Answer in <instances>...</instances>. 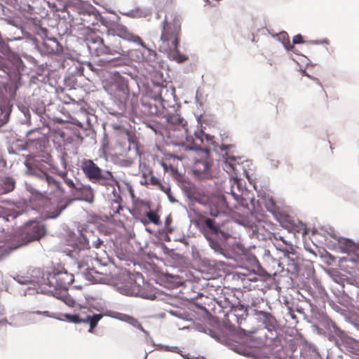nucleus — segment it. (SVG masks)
<instances>
[{
  "label": "nucleus",
  "instance_id": "obj_12",
  "mask_svg": "<svg viewBox=\"0 0 359 359\" xmlns=\"http://www.w3.org/2000/svg\"><path fill=\"white\" fill-rule=\"evenodd\" d=\"M321 230L324 233H327L337 241V244L342 253H346L347 256L342 259L347 262L359 264V255L357 252L359 250V241L355 242L349 238L339 236L335 233L334 229L332 226H323Z\"/></svg>",
  "mask_w": 359,
  "mask_h": 359
},
{
  "label": "nucleus",
  "instance_id": "obj_42",
  "mask_svg": "<svg viewBox=\"0 0 359 359\" xmlns=\"http://www.w3.org/2000/svg\"><path fill=\"white\" fill-rule=\"evenodd\" d=\"M224 169L229 174V179L230 178V175H235V174H237V169L235 163H230L227 161V159H225L224 161Z\"/></svg>",
  "mask_w": 359,
  "mask_h": 359
},
{
  "label": "nucleus",
  "instance_id": "obj_54",
  "mask_svg": "<svg viewBox=\"0 0 359 359\" xmlns=\"http://www.w3.org/2000/svg\"><path fill=\"white\" fill-rule=\"evenodd\" d=\"M81 130L84 137H90L91 138H93L95 135V130L92 128V126L84 127Z\"/></svg>",
  "mask_w": 359,
  "mask_h": 359
},
{
  "label": "nucleus",
  "instance_id": "obj_4",
  "mask_svg": "<svg viewBox=\"0 0 359 359\" xmlns=\"http://www.w3.org/2000/svg\"><path fill=\"white\" fill-rule=\"evenodd\" d=\"M320 318L322 327L316 325L313 326L318 334L325 336L352 359H359V341L348 336L327 315L322 314Z\"/></svg>",
  "mask_w": 359,
  "mask_h": 359
},
{
  "label": "nucleus",
  "instance_id": "obj_28",
  "mask_svg": "<svg viewBox=\"0 0 359 359\" xmlns=\"http://www.w3.org/2000/svg\"><path fill=\"white\" fill-rule=\"evenodd\" d=\"M17 107L24 116V118H20V122L22 124H27L28 126H30L32 124V121L31 113L29 107L25 102H19L17 104Z\"/></svg>",
  "mask_w": 359,
  "mask_h": 359
},
{
  "label": "nucleus",
  "instance_id": "obj_47",
  "mask_svg": "<svg viewBox=\"0 0 359 359\" xmlns=\"http://www.w3.org/2000/svg\"><path fill=\"white\" fill-rule=\"evenodd\" d=\"M195 199L196 200L193 201L194 202H196L198 204L210 208V194L208 195L206 197H201L199 192L197 196L195 198Z\"/></svg>",
  "mask_w": 359,
  "mask_h": 359
},
{
  "label": "nucleus",
  "instance_id": "obj_46",
  "mask_svg": "<svg viewBox=\"0 0 359 359\" xmlns=\"http://www.w3.org/2000/svg\"><path fill=\"white\" fill-rule=\"evenodd\" d=\"M222 157L224 158V161L225 159H227V161L229 162L235 163L236 165H240L241 163H243V161L239 162V160H241L242 158L241 156H234V155L230 154L228 152L224 153Z\"/></svg>",
  "mask_w": 359,
  "mask_h": 359
},
{
  "label": "nucleus",
  "instance_id": "obj_32",
  "mask_svg": "<svg viewBox=\"0 0 359 359\" xmlns=\"http://www.w3.org/2000/svg\"><path fill=\"white\" fill-rule=\"evenodd\" d=\"M33 43L35 45V48L41 53H53L55 50L53 47H50L46 42L43 41L41 44L39 40L34 37L32 39Z\"/></svg>",
  "mask_w": 359,
  "mask_h": 359
},
{
  "label": "nucleus",
  "instance_id": "obj_44",
  "mask_svg": "<svg viewBox=\"0 0 359 359\" xmlns=\"http://www.w3.org/2000/svg\"><path fill=\"white\" fill-rule=\"evenodd\" d=\"M72 135L73 138L75 139L76 147H79L83 144L84 135H83L82 131L77 129L73 130Z\"/></svg>",
  "mask_w": 359,
  "mask_h": 359
},
{
  "label": "nucleus",
  "instance_id": "obj_1",
  "mask_svg": "<svg viewBox=\"0 0 359 359\" xmlns=\"http://www.w3.org/2000/svg\"><path fill=\"white\" fill-rule=\"evenodd\" d=\"M25 173L35 177L46 182L48 187L47 190L40 191L32 184H26V190L31 208L33 210L46 212V218L54 219L57 218L74 201H84L92 204L95 201V191L90 184L81 183L77 178L76 182L67 177L66 172L62 174L65 184L70 189L72 197L65 196V190L60 181L48 172L50 165L46 162L34 160L25 162Z\"/></svg>",
  "mask_w": 359,
  "mask_h": 359
},
{
  "label": "nucleus",
  "instance_id": "obj_3",
  "mask_svg": "<svg viewBox=\"0 0 359 359\" xmlns=\"http://www.w3.org/2000/svg\"><path fill=\"white\" fill-rule=\"evenodd\" d=\"M194 224L198 227L201 233L208 242L209 247L215 253L222 255L227 259H235V256L243 252L242 244L236 241H229L231 234L217 228L213 219H206L205 224L200 225L197 220Z\"/></svg>",
  "mask_w": 359,
  "mask_h": 359
},
{
  "label": "nucleus",
  "instance_id": "obj_14",
  "mask_svg": "<svg viewBox=\"0 0 359 359\" xmlns=\"http://www.w3.org/2000/svg\"><path fill=\"white\" fill-rule=\"evenodd\" d=\"M79 168L86 177L92 182L99 179L102 172V168L92 159L83 158L80 161Z\"/></svg>",
  "mask_w": 359,
  "mask_h": 359
},
{
  "label": "nucleus",
  "instance_id": "obj_62",
  "mask_svg": "<svg viewBox=\"0 0 359 359\" xmlns=\"http://www.w3.org/2000/svg\"><path fill=\"white\" fill-rule=\"evenodd\" d=\"M337 299V301H338V303L340 304V305H343V306H346L348 304V302H349V297L348 295H342L341 297H335Z\"/></svg>",
  "mask_w": 359,
  "mask_h": 359
},
{
  "label": "nucleus",
  "instance_id": "obj_2",
  "mask_svg": "<svg viewBox=\"0 0 359 359\" xmlns=\"http://www.w3.org/2000/svg\"><path fill=\"white\" fill-rule=\"evenodd\" d=\"M0 70L8 76V79L3 83L2 88L9 95L7 97L0 92V97L9 102L12 109L17 92L23 84L22 75L25 69L24 61L18 53L13 51L8 43L0 38Z\"/></svg>",
  "mask_w": 359,
  "mask_h": 359
},
{
  "label": "nucleus",
  "instance_id": "obj_16",
  "mask_svg": "<svg viewBox=\"0 0 359 359\" xmlns=\"http://www.w3.org/2000/svg\"><path fill=\"white\" fill-rule=\"evenodd\" d=\"M251 316L255 317V319L264 325L266 330L274 331V327L278 322L276 318L269 311L258 310L257 309H251Z\"/></svg>",
  "mask_w": 359,
  "mask_h": 359
},
{
  "label": "nucleus",
  "instance_id": "obj_37",
  "mask_svg": "<svg viewBox=\"0 0 359 359\" xmlns=\"http://www.w3.org/2000/svg\"><path fill=\"white\" fill-rule=\"evenodd\" d=\"M58 316H62L64 318V321H67L68 323L79 324V313H59Z\"/></svg>",
  "mask_w": 359,
  "mask_h": 359
},
{
  "label": "nucleus",
  "instance_id": "obj_40",
  "mask_svg": "<svg viewBox=\"0 0 359 359\" xmlns=\"http://www.w3.org/2000/svg\"><path fill=\"white\" fill-rule=\"evenodd\" d=\"M283 254L285 257L289 255H296L297 254V247L290 242L284 245Z\"/></svg>",
  "mask_w": 359,
  "mask_h": 359
},
{
  "label": "nucleus",
  "instance_id": "obj_50",
  "mask_svg": "<svg viewBox=\"0 0 359 359\" xmlns=\"http://www.w3.org/2000/svg\"><path fill=\"white\" fill-rule=\"evenodd\" d=\"M62 302L68 306L73 308L76 305V300L68 293L62 295Z\"/></svg>",
  "mask_w": 359,
  "mask_h": 359
},
{
  "label": "nucleus",
  "instance_id": "obj_22",
  "mask_svg": "<svg viewBox=\"0 0 359 359\" xmlns=\"http://www.w3.org/2000/svg\"><path fill=\"white\" fill-rule=\"evenodd\" d=\"M11 112V104L0 97V128L8 123Z\"/></svg>",
  "mask_w": 359,
  "mask_h": 359
},
{
  "label": "nucleus",
  "instance_id": "obj_23",
  "mask_svg": "<svg viewBox=\"0 0 359 359\" xmlns=\"http://www.w3.org/2000/svg\"><path fill=\"white\" fill-rule=\"evenodd\" d=\"M15 186V180L12 176H0V195L13 191Z\"/></svg>",
  "mask_w": 359,
  "mask_h": 359
},
{
  "label": "nucleus",
  "instance_id": "obj_13",
  "mask_svg": "<svg viewBox=\"0 0 359 359\" xmlns=\"http://www.w3.org/2000/svg\"><path fill=\"white\" fill-rule=\"evenodd\" d=\"M65 243L67 246L72 248L70 252H74L76 255H79L81 251L90 249L88 238L80 230L78 231V234L74 231L69 230L65 239Z\"/></svg>",
  "mask_w": 359,
  "mask_h": 359
},
{
  "label": "nucleus",
  "instance_id": "obj_26",
  "mask_svg": "<svg viewBox=\"0 0 359 359\" xmlns=\"http://www.w3.org/2000/svg\"><path fill=\"white\" fill-rule=\"evenodd\" d=\"M119 320L126 322L129 325H132L133 327L137 328L139 330L142 332L146 336H148L149 334V332L144 329V327L142 326L139 320L132 316L128 314H123L121 315V318H119Z\"/></svg>",
  "mask_w": 359,
  "mask_h": 359
},
{
  "label": "nucleus",
  "instance_id": "obj_38",
  "mask_svg": "<svg viewBox=\"0 0 359 359\" xmlns=\"http://www.w3.org/2000/svg\"><path fill=\"white\" fill-rule=\"evenodd\" d=\"M93 272H95V273H100L99 271L95 270L93 268H90L88 266L84 270L83 274L87 280L92 283H97V279L93 274Z\"/></svg>",
  "mask_w": 359,
  "mask_h": 359
},
{
  "label": "nucleus",
  "instance_id": "obj_10",
  "mask_svg": "<svg viewBox=\"0 0 359 359\" xmlns=\"http://www.w3.org/2000/svg\"><path fill=\"white\" fill-rule=\"evenodd\" d=\"M86 29H88V33L86 36V41L88 43H91L93 44H97L96 48L97 55L105 56L104 58L113 57L114 53L116 52V48L114 47V44H115V41L118 43L120 40V39L113 34V32H115L116 29L111 28L109 32H111V34L106 32V39H104L96 34V30L95 29L91 28L89 26H88Z\"/></svg>",
  "mask_w": 359,
  "mask_h": 359
},
{
  "label": "nucleus",
  "instance_id": "obj_36",
  "mask_svg": "<svg viewBox=\"0 0 359 359\" xmlns=\"http://www.w3.org/2000/svg\"><path fill=\"white\" fill-rule=\"evenodd\" d=\"M154 236L156 238H158L163 243L170 242L172 240L169 234V231H168L165 229H158L156 232H155Z\"/></svg>",
  "mask_w": 359,
  "mask_h": 359
},
{
  "label": "nucleus",
  "instance_id": "obj_27",
  "mask_svg": "<svg viewBox=\"0 0 359 359\" xmlns=\"http://www.w3.org/2000/svg\"><path fill=\"white\" fill-rule=\"evenodd\" d=\"M194 135L195 138L200 140L201 143L206 142L214 146L215 147H216L215 144V137L210 134L205 133L202 126L199 131H194Z\"/></svg>",
  "mask_w": 359,
  "mask_h": 359
},
{
  "label": "nucleus",
  "instance_id": "obj_58",
  "mask_svg": "<svg viewBox=\"0 0 359 359\" xmlns=\"http://www.w3.org/2000/svg\"><path fill=\"white\" fill-rule=\"evenodd\" d=\"M158 346L162 347L163 351H170V352H173V353L181 352V350L177 346H170L168 345H164V344H159Z\"/></svg>",
  "mask_w": 359,
  "mask_h": 359
},
{
  "label": "nucleus",
  "instance_id": "obj_55",
  "mask_svg": "<svg viewBox=\"0 0 359 359\" xmlns=\"http://www.w3.org/2000/svg\"><path fill=\"white\" fill-rule=\"evenodd\" d=\"M115 176L114 175L113 172L109 170H102L100 173V176L99 177V179H105V180H112L114 179Z\"/></svg>",
  "mask_w": 359,
  "mask_h": 359
},
{
  "label": "nucleus",
  "instance_id": "obj_8",
  "mask_svg": "<svg viewBox=\"0 0 359 359\" xmlns=\"http://www.w3.org/2000/svg\"><path fill=\"white\" fill-rule=\"evenodd\" d=\"M103 88L113 100L116 111L109 112L111 115L123 114L127 111L130 89L127 78L118 75L102 83Z\"/></svg>",
  "mask_w": 359,
  "mask_h": 359
},
{
  "label": "nucleus",
  "instance_id": "obj_39",
  "mask_svg": "<svg viewBox=\"0 0 359 359\" xmlns=\"http://www.w3.org/2000/svg\"><path fill=\"white\" fill-rule=\"evenodd\" d=\"M13 278L18 284L22 285H27V284H30V283H39V280H32L28 276H20V275L13 276Z\"/></svg>",
  "mask_w": 359,
  "mask_h": 359
},
{
  "label": "nucleus",
  "instance_id": "obj_49",
  "mask_svg": "<svg viewBox=\"0 0 359 359\" xmlns=\"http://www.w3.org/2000/svg\"><path fill=\"white\" fill-rule=\"evenodd\" d=\"M61 273H65L67 276H70L69 280L67 282V284L69 285H72L73 283V282L74 281V275L72 273H69L68 271L65 269L62 271H58V270L53 271L51 276H52L53 278H55L56 276H57L58 275H60Z\"/></svg>",
  "mask_w": 359,
  "mask_h": 359
},
{
  "label": "nucleus",
  "instance_id": "obj_35",
  "mask_svg": "<svg viewBox=\"0 0 359 359\" xmlns=\"http://www.w3.org/2000/svg\"><path fill=\"white\" fill-rule=\"evenodd\" d=\"M142 48H143L142 51L144 56V61L152 62L156 60L157 53L155 50L148 47L145 43L144 47Z\"/></svg>",
  "mask_w": 359,
  "mask_h": 359
},
{
  "label": "nucleus",
  "instance_id": "obj_9",
  "mask_svg": "<svg viewBox=\"0 0 359 359\" xmlns=\"http://www.w3.org/2000/svg\"><path fill=\"white\" fill-rule=\"evenodd\" d=\"M46 225L37 220H29L24 226L22 233L16 238L15 246L0 243V260L8 256L15 249L22 247L29 243L39 240L46 234Z\"/></svg>",
  "mask_w": 359,
  "mask_h": 359
},
{
  "label": "nucleus",
  "instance_id": "obj_15",
  "mask_svg": "<svg viewBox=\"0 0 359 359\" xmlns=\"http://www.w3.org/2000/svg\"><path fill=\"white\" fill-rule=\"evenodd\" d=\"M210 215L212 217H217L219 210L226 208L228 205L226 198L220 189L210 194Z\"/></svg>",
  "mask_w": 359,
  "mask_h": 359
},
{
  "label": "nucleus",
  "instance_id": "obj_20",
  "mask_svg": "<svg viewBox=\"0 0 359 359\" xmlns=\"http://www.w3.org/2000/svg\"><path fill=\"white\" fill-rule=\"evenodd\" d=\"M233 180V175H230V178L229 180V187H226L225 185L223 186L221 189H219L222 193L231 194L233 198L237 202V203L243 208L247 207L248 203L245 201V198L241 194H238L234 191L233 184L232 183Z\"/></svg>",
  "mask_w": 359,
  "mask_h": 359
},
{
  "label": "nucleus",
  "instance_id": "obj_41",
  "mask_svg": "<svg viewBox=\"0 0 359 359\" xmlns=\"http://www.w3.org/2000/svg\"><path fill=\"white\" fill-rule=\"evenodd\" d=\"M145 215L149 219V222L155 225H161L162 224L160 217L157 213L154 212H146Z\"/></svg>",
  "mask_w": 359,
  "mask_h": 359
},
{
  "label": "nucleus",
  "instance_id": "obj_57",
  "mask_svg": "<svg viewBox=\"0 0 359 359\" xmlns=\"http://www.w3.org/2000/svg\"><path fill=\"white\" fill-rule=\"evenodd\" d=\"M191 257L195 261H202L201 253L194 245L191 246Z\"/></svg>",
  "mask_w": 359,
  "mask_h": 359
},
{
  "label": "nucleus",
  "instance_id": "obj_43",
  "mask_svg": "<svg viewBox=\"0 0 359 359\" xmlns=\"http://www.w3.org/2000/svg\"><path fill=\"white\" fill-rule=\"evenodd\" d=\"M269 334H265L266 339H269L273 344H275L279 336L278 323L276 322V326L274 327V331L271 330H267Z\"/></svg>",
  "mask_w": 359,
  "mask_h": 359
},
{
  "label": "nucleus",
  "instance_id": "obj_21",
  "mask_svg": "<svg viewBox=\"0 0 359 359\" xmlns=\"http://www.w3.org/2000/svg\"><path fill=\"white\" fill-rule=\"evenodd\" d=\"M180 186L183 194L189 201H193L194 200H196L195 198L200 192V190L194 183L187 180L180 182Z\"/></svg>",
  "mask_w": 359,
  "mask_h": 359
},
{
  "label": "nucleus",
  "instance_id": "obj_5",
  "mask_svg": "<svg viewBox=\"0 0 359 359\" xmlns=\"http://www.w3.org/2000/svg\"><path fill=\"white\" fill-rule=\"evenodd\" d=\"M193 328L209 335L217 342L226 346L234 353L252 359H261L266 354L256 347L252 341H239L217 331L203 323H194Z\"/></svg>",
  "mask_w": 359,
  "mask_h": 359
},
{
  "label": "nucleus",
  "instance_id": "obj_25",
  "mask_svg": "<svg viewBox=\"0 0 359 359\" xmlns=\"http://www.w3.org/2000/svg\"><path fill=\"white\" fill-rule=\"evenodd\" d=\"M251 309L252 308H250L248 304H241L240 302H238L236 305H235L233 309V316L238 320V317L243 318L244 316H251Z\"/></svg>",
  "mask_w": 359,
  "mask_h": 359
},
{
  "label": "nucleus",
  "instance_id": "obj_56",
  "mask_svg": "<svg viewBox=\"0 0 359 359\" xmlns=\"http://www.w3.org/2000/svg\"><path fill=\"white\" fill-rule=\"evenodd\" d=\"M123 313H118L116 311H111V310H106L102 316H108V317H111V318L119 320V318H121V315H123Z\"/></svg>",
  "mask_w": 359,
  "mask_h": 359
},
{
  "label": "nucleus",
  "instance_id": "obj_33",
  "mask_svg": "<svg viewBox=\"0 0 359 359\" xmlns=\"http://www.w3.org/2000/svg\"><path fill=\"white\" fill-rule=\"evenodd\" d=\"M196 121L198 124H201V126H202V123H204L206 126H215L217 121L215 118V117L209 115H203L200 114L196 117Z\"/></svg>",
  "mask_w": 359,
  "mask_h": 359
},
{
  "label": "nucleus",
  "instance_id": "obj_64",
  "mask_svg": "<svg viewBox=\"0 0 359 359\" xmlns=\"http://www.w3.org/2000/svg\"><path fill=\"white\" fill-rule=\"evenodd\" d=\"M32 276L34 277V278H36L37 279L39 278H42V279H44V274H43V272L41 271L40 269H34L32 271Z\"/></svg>",
  "mask_w": 359,
  "mask_h": 359
},
{
  "label": "nucleus",
  "instance_id": "obj_59",
  "mask_svg": "<svg viewBox=\"0 0 359 359\" xmlns=\"http://www.w3.org/2000/svg\"><path fill=\"white\" fill-rule=\"evenodd\" d=\"M173 241L175 242H180L186 247H188L189 245V241L188 240V238L184 234L182 236L174 238Z\"/></svg>",
  "mask_w": 359,
  "mask_h": 359
},
{
  "label": "nucleus",
  "instance_id": "obj_63",
  "mask_svg": "<svg viewBox=\"0 0 359 359\" xmlns=\"http://www.w3.org/2000/svg\"><path fill=\"white\" fill-rule=\"evenodd\" d=\"M330 308L339 313H342L344 311V309L341 307V306L339 305L338 301L334 302V304H331L330 306Z\"/></svg>",
  "mask_w": 359,
  "mask_h": 359
},
{
  "label": "nucleus",
  "instance_id": "obj_17",
  "mask_svg": "<svg viewBox=\"0 0 359 359\" xmlns=\"http://www.w3.org/2000/svg\"><path fill=\"white\" fill-rule=\"evenodd\" d=\"M157 288L153 285H147L142 286L140 284L135 283L133 292L135 296L140 297L145 299L154 300L156 299V293L155 290Z\"/></svg>",
  "mask_w": 359,
  "mask_h": 359
},
{
  "label": "nucleus",
  "instance_id": "obj_18",
  "mask_svg": "<svg viewBox=\"0 0 359 359\" xmlns=\"http://www.w3.org/2000/svg\"><path fill=\"white\" fill-rule=\"evenodd\" d=\"M97 21H99L101 23V25H102L103 26H104L106 27L105 33L109 32V33L111 34V32H109V29L111 28L116 29V32H113V34L115 36L118 37V39L121 38V36H123L124 34V32L122 30V27L125 28L126 29H128V27L126 26H125L124 25L111 22V20H109L102 15H101V18H100L97 20Z\"/></svg>",
  "mask_w": 359,
  "mask_h": 359
},
{
  "label": "nucleus",
  "instance_id": "obj_45",
  "mask_svg": "<svg viewBox=\"0 0 359 359\" xmlns=\"http://www.w3.org/2000/svg\"><path fill=\"white\" fill-rule=\"evenodd\" d=\"M314 293L316 294V297L320 298L321 301H323V299L325 298L327 299L328 293L327 292L325 287L320 284H318L316 285Z\"/></svg>",
  "mask_w": 359,
  "mask_h": 359
},
{
  "label": "nucleus",
  "instance_id": "obj_11",
  "mask_svg": "<svg viewBox=\"0 0 359 359\" xmlns=\"http://www.w3.org/2000/svg\"><path fill=\"white\" fill-rule=\"evenodd\" d=\"M186 150L196 152L200 159L195 160L196 165H202L193 169V175L199 180L212 179L214 175L211 170L213 162L210 158V150L201 147L198 144H193L186 147Z\"/></svg>",
  "mask_w": 359,
  "mask_h": 359
},
{
  "label": "nucleus",
  "instance_id": "obj_34",
  "mask_svg": "<svg viewBox=\"0 0 359 359\" xmlns=\"http://www.w3.org/2000/svg\"><path fill=\"white\" fill-rule=\"evenodd\" d=\"M232 183L233 184V187H236L238 192L241 193V196H243L245 191L248 190L245 182H243V180L240 177H238V174L233 175Z\"/></svg>",
  "mask_w": 359,
  "mask_h": 359
},
{
  "label": "nucleus",
  "instance_id": "obj_52",
  "mask_svg": "<svg viewBox=\"0 0 359 359\" xmlns=\"http://www.w3.org/2000/svg\"><path fill=\"white\" fill-rule=\"evenodd\" d=\"M168 257L177 263H181L184 259V256L182 254L175 252V248L171 250Z\"/></svg>",
  "mask_w": 359,
  "mask_h": 359
},
{
  "label": "nucleus",
  "instance_id": "obj_19",
  "mask_svg": "<svg viewBox=\"0 0 359 359\" xmlns=\"http://www.w3.org/2000/svg\"><path fill=\"white\" fill-rule=\"evenodd\" d=\"M97 21H99L101 23V25H102L103 26H104L106 27L105 33L109 32V33L111 34V32H109V29L111 28L116 29V32H113V34L115 36L118 37V39L121 38V36H123L124 34V32L122 30V27L125 28L126 29H128V27L126 26H125L124 25L111 22V20H109L102 15H101V18H100L97 20Z\"/></svg>",
  "mask_w": 359,
  "mask_h": 359
},
{
  "label": "nucleus",
  "instance_id": "obj_31",
  "mask_svg": "<svg viewBox=\"0 0 359 359\" xmlns=\"http://www.w3.org/2000/svg\"><path fill=\"white\" fill-rule=\"evenodd\" d=\"M287 259V266L291 267L294 273H299L302 270V266L299 262L298 255L285 257Z\"/></svg>",
  "mask_w": 359,
  "mask_h": 359
},
{
  "label": "nucleus",
  "instance_id": "obj_48",
  "mask_svg": "<svg viewBox=\"0 0 359 359\" xmlns=\"http://www.w3.org/2000/svg\"><path fill=\"white\" fill-rule=\"evenodd\" d=\"M187 125V121L180 114H177L175 118L173 129H179L180 127H185Z\"/></svg>",
  "mask_w": 359,
  "mask_h": 359
},
{
  "label": "nucleus",
  "instance_id": "obj_53",
  "mask_svg": "<svg viewBox=\"0 0 359 359\" xmlns=\"http://www.w3.org/2000/svg\"><path fill=\"white\" fill-rule=\"evenodd\" d=\"M103 316L101 313H94L90 315V324L91 327H97L98 323L101 320Z\"/></svg>",
  "mask_w": 359,
  "mask_h": 359
},
{
  "label": "nucleus",
  "instance_id": "obj_61",
  "mask_svg": "<svg viewBox=\"0 0 359 359\" xmlns=\"http://www.w3.org/2000/svg\"><path fill=\"white\" fill-rule=\"evenodd\" d=\"M308 43L311 45H320V44H329L330 41L327 39L324 38L320 40H310L307 41Z\"/></svg>",
  "mask_w": 359,
  "mask_h": 359
},
{
  "label": "nucleus",
  "instance_id": "obj_60",
  "mask_svg": "<svg viewBox=\"0 0 359 359\" xmlns=\"http://www.w3.org/2000/svg\"><path fill=\"white\" fill-rule=\"evenodd\" d=\"M304 43V36L301 34H297L292 37V44L299 45Z\"/></svg>",
  "mask_w": 359,
  "mask_h": 359
},
{
  "label": "nucleus",
  "instance_id": "obj_24",
  "mask_svg": "<svg viewBox=\"0 0 359 359\" xmlns=\"http://www.w3.org/2000/svg\"><path fill=\"white\" fill-rule=\"evenodd\" d=\"M4 20L7 25H12L18 29L24 36L29 35V34L25 30L20 17L8 16L4 18Z\"/></svg>",
  "mask_w": 359,
  "mask_h": 359
},
{
  "label": "nucleus",
  "instance_id": "obj_6",
  "mask_svg": "<svg viewBox=\"0 0 359 359\" xmlns=\"http://www.w3.org/2000/svg\"><path fill=\"white\" fill-rule=\"evenodd\" d=\"M161 44L158 50L166 55L167 57L178 64H182L189 60V56L179 50L181 36V22L175 17L172 22H167L166 18L161 23Z\"/></svg>",
  "mask_w": 359,
  "mask_h": 359
},
{
  "label": "nucleus",
  "instance_id": "obj_51",
  "mask_svg": "<svg viewBox=\"0 0 359 359\" xmlns=\"http://www.w3.org/2000/svg\"><path fill=\"white\" fill-rule=\"evenodd\" d=\"M32 111L40 117L41 119L43 114L46 113V109L43 104H38L32 107Z\"/></svg>",
  "mask_w": 359,
  "mask_h": 359
},
{
  "label": "nucleus",
  "instance_id": "obj_7",
  "mask_svg": "<svg viewBox=\"0 0 359 359\" xmlns=\"http://www.w3.org/2000/svg\"><path fill=\"white\" fill-rule=\"evenodd\" d=\"M122 30L124 34L121 36L118 43L115 41V44H114L116 52L114 53L113 57L102 58V60L110 62L113 65H125L128 63L129 61L137 62L144 61L142 50L133 48L134 44L144 47V42L141 37L130 32L129 29L122 27Z\"/></svg>",
  "mask_w": 359,
  "mask_h": 359
},
{
  "label": "nucleus",
  "instance_id": "obj_29",
  "mask_svg": "<svg viewBox=\"0 0 359 359\" xmlns=\"http://www.w3.org/2000/svg\"><path fill=\"white\" fill-rule=\"evenodd\" d=\"M269 33L273 39H276L282 44L285 50L288 49V45L290 42V36L287 32L283 30L279 33H271L269 32Z\"/></svg>",
  "mask_w": 359,
  "mask_h": 359
},
{
  "label": "nucleus",
  "instance_id": "obj_30",
  "mask_svg": "<svg viewBox=\"0 0 359 359\" xmlns=\"http://www.w3.org/2000/svg\"><path fill=\"white\" fill-rule=\"evenodd\" d=\"M119 13L125 16L132 18H138L146 17L150 14L149 10L142 11L140 8H136L135 9H132L128 11H119Z\"/></svg>",
  "mask_w": 359,
  "mask_h": 359
}]
</instances>
